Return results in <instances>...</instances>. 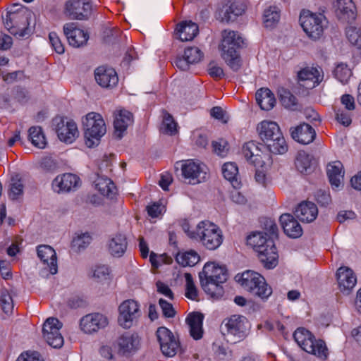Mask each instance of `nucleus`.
Listing matches in <instances>:
<instances>
[{"label": "nucleus", "mask_w": 361, "mask_h": 361, "mask_svg": "<svg viewBox=\"0 0 361 361\" xmlns=\"http://www.w3.org/2000/svg\"><path fill=\"white\" fill-rule=\"evenodd\" d=\"M214 150L218 155L224 157L228 150L227 142L224 140L213 142Z\"/></svg>", "instance_id": "59"}, {"label": "nucleus", "mask_w": 361, "mask_h": 361, "mask_svg": "<svg viewBox=\"0 0 361 361\" xmlns=\"http://www.w3.org/2000/svg\"><path fill=\"white\" fill-rule=\"evenodd\" d=\"M341 103L345 106L346 109L352 111L355 109L354 98L350 94H344L341 99Z\"/></svg>", "instance_id": "64"}, {"label": "nucleus", "mask_w": 361, "mask_h": 361, "mask_svg": "<svg viewBox=\"0 0 361 361\" xmlns=\"http://www.w3.org/2000/svg\"><path fill=\"white\" fill-rule=\"evenodd\" d=\"M209 74L213 78H221L224 75L223 69L216 65L214 63H211L209 65L208 68Z\"/></svg>", "instance_id": "63"}, {"label": "nucleus", "mask_w": 361, "mask_h": 361, "mask_svg": "<svg viewBox=\"0 0 361 361\" xmlns=\"http://www.w3.org/2000/svg\"><path fill=\"white\" fill-rule=\"evenodd\" d=\"M293 140L303 145L312 142L316 136L314 129L307 123L300 124L290 129Z\"/></svg>", "instance_id": "30"}, {"label": "nucleus", "mask_w": 361, "mask_h": 361, "mask_svg": "<svg viewBox=\"0 0 361 361\" xmlns=\"http://www.w3.org/2000/svg\"><path fill=\"white\" fill-rule=\"evenodd\" d=\"M49 39L52 48L55 50L56 53L61 54L64 52V46L62 44L59 37L56 32H50L49 35Z\"/></svg>", "instance_id": "53"}, {"label": "nucleus", "mask_w": 361, "mask_h": 361, "mask_svg": "<svg viewBox=\"0 0 361 361\" xmlns=\"http://www.w3.org/2000/svg\"><path fill=\"white\" fill-rule=\"evenodd\" d=\"M181 172L186 183L195 185L206 180L207 167L200 161L189 159L182 164Z\"/></svg>", "instance_id": "14"}, {"label": "nucleus", "mask_w": 361, "mask_h": 361, "mask_svg": "<svg viewBox=\"0 0 361 361\" xmlns=\"http://www.w3.org/2000/svg\"><path fill=\"white\" fill-rule=\"evenodd\" d=\"M97 82L103 87H115L118 82V77L116 71L110 67L99 66L94 71Z\"/></svg>", "instance_id": "27"}, {"label": "nucleus", "mask_w": 361, "mask_h": 361, "mask_svg": "<svg viewBox=\"0 0 361 361\" xmlns=\"http://www.w3.org/2000/svg\"><path fill=\"white\" fill-rule=\"evenodd\" d=\"M257 130L271 153L282 154L287 152L288 145L277 123L264 120L257 125Z\"/></svg>", "instance_id": "3"}, {"label": "nucleus", "mask_w": 361, "mask_h": 361, "mask_svg": "<svg viewBox=\"0 0 361 361\" xmlns=\"http://www.w3.org/2000/svg\"><path fill=\"white\" fill-rule=\"evenodd\" d=\"M94 184L96 189L104 196L112 198L116 194L114 183L106 177L98 176Z\"/></svg>", "instance_id": "37"}, {"label": "nucleus", "mask_w": 361, "mask_h": 361, "mask_svg": "<svg viewBox=\"0 0 361 361\" xmlns=\"http://www.w3.org/2000/svg\"><path fill=\"white\" fill-rule=\"evenodd\" d=\"M184 55L190 63L199 62L203 56L202 52L197 47H188L185 49Z\"/></svg>", "instance_id": "51"}, {"label": "nucleus", "mask_w": 361, "mask_h": 361, "mask_svg": "<svg viewBox=\"0 0 361 361\" xmlns=\"http://www.w3.org/2000/svg\"><path fill=\"white\" fill-rule=\"evenodd\" d=\"M293 338L298 345L305 352L314 355L321 360L328 356V349L322 340H316L310 331L305 328L297 329Z\"/></svg>", "instance_id": "8"}, {"label": "nucleus", "mask_w": 361, "mask_h": 361, "mask_svg": "<svg viewBox=\"0 0 361 361\" xmlns=\"http://www.w3.org/2000/svg\"><path fill=\"white\" fill-rule=\"evenodd\" d=\"M336 279L338 288L344 295L350 294L357 283L355 274L347 267H341L337 270Z\"/></svg>", "instance_id": "22"}, {"label": "nucleus", "mask_w": 361, "mask_h": 361, "mask_svg": "<svg viewBox=\"0 0 361 361\" xmlns=\"http://www.w3.org/2000/svg\"><path fill=\"white\" fill-rule=\"evenodd\" d=\"M243 43V38L237 32L223 31L222 40L219 46L221 56L226 64L234 71H238L241 66L238 49Z\"/></svg>", "instance_id": "4"}, {"label": "nucleus", "mask_w": 361, "mask_h": 361, "mask_svg": "<svg viewBox=\"0 0 361 361\" xmlns=\"http://www.w3.org/2000/svg\"><path fill=\"white\" fill-rule=\"evenodd\" d=\"M245 10V5L236 0H225L216 11V18L222 22L233 21L242 15Z\"/></svg>", "instance_id": "17"}, {"label": "nucleus", "mask_w": 361, "mask_h": 361, "mask_svg": "<svg viewBox=\"0 0 361 361\" xmlns=\"http://www.w3.org/2000/svg\"><path fill=\"white\" fill-rule=\"evenodd\" d=\"M23 185L21 180L13 178L8 194L9 197L12 200L18 199L19 196L23 195Z\"/></svg>", "instance_id": "52"}, {"label": "nucleus", "mask_w": 361, "mask_h": 361, "mask_svg": "<svg viewBox=\"0 0 361 361\" xmlns=\"http://www.w3.org/2000/svg\"><path fill=\"white\" fill-rule=\"evenodd\" d=\"M149 262L153 269L156 270L164 264H170L171 258L165 254L157 255L151 252L149 255Z\"/></svg>", "instance_id": "50"}, {"label": "nucleus", "mask_w": 361, "mask_h": 361, "mask_svg": "<svg viewBox=\"0 0 361 361\" xmlns=\"http://www.w3.org/2000/svg\"><path fill=\"white\" fill-rule=\"evenodd\" d=\"M147 211L152 218H157L165 212V206L159 202H154L147 207Z\"/></svg>", "instance_id": "56"}, {"label": "nucleus", "mask_w": 361, "mask_h": 361, "mask_svg": "<svg viewBox=\"0 0 361 361\" xmlns=\"http://www.w3.org/2000/svg\"><path fill=\"white\" fill-rule=\"evenodd\" d=\"M63 32L69 44L73 47H80L87 44L89 34L75 23H68L63 25Z\"/></svg>", "instance_id": "19"}, {"label": "nucleus", "mask_w": 361, "mask_h": 361, "mask_svg": "<svg viewBox=\"0 0 361 361\" xmlns=\"http://www.w3.org/2000/svg\"><path fill=\"white\" fill-rule=\"evenodd\" d=\"M335 78L342 84L348 83L352 76V71L345 63H338L334 69Z\"/></svg>", "instance_id": "45"}, {"label": "nucleus", "mask_w": 361, "mask_h": 361, "mask_svg": "<svg viewBox=\"0 0 361 361\" xmlns=\"http://www.w3.org/2000/svg\"><path fill=\"white\" fill-rule=\"evenodd\" d=\"M56 133L60 140L66 143H72L79 134L75 122L63 119L57 123Z\"/></svg>", "instance_id": "26"}, {"label": "nucleus", "mask_w": 361, "mask_h": 361, "mask_svg": "<svg viewBox=\"0 0 361 361\" xmlns=\"http://www.w3.org/2000/svg\"><path fill=\"white\" fill-rule=\"evenodd\" d=\"M29 137L33 145L44 149L47 145V140L40 127L33 126L29 129Z\"/></svg>", "instance_id": "41"}, {"label": "nucleus", "mask_w": 361, "mask_h": 361, "mask_svg": "<svg viewBox=\"0 0 361 361\" xmlns=\"http://www.w3.org/2000/svg\"><path fill=\"white\" fill-rule=\"evenodd\" d=\"M266 148H267V146L262 144L250 141L243 146L242 154L250 164L256 167H262L264 164V159L266 157L264 150Z\"/></svg>", "instance_id": "18"}, {"label": "nucleus", "mask_w": 361, "mask_h": 361, "mask_svg": "<svg viewBox=\"0 0 361 361\" xmlns=\"http://www.w3.org/2000/svg\"><path fill=\"white\" fill-rule=\"evenodd\" d=\"M336 16L343 22L354 20L357 16V7L353 0H334L332 4Z\"/></svg>", "instance_id": "21"}, {"label": "nucleus", "mask_w": 361, "mask_h": 361, "mask_svg": "<svg viewBox=\"0 0 361 361\" xmlns=\"http://www.w3.org/2000/svg\"><path fill=\"white\" fill-rule=\"evenodd\" d=\"M222 173L224 177L228 180L233 188H238L240 182L238 180V168L235 163H225L222 166Z\"/></svg>", "instance_id": "40"}, {"label": "nucleus", "mask_w": 361, "mask_h": 361, "mask_svg": "<svg viewBox=\"0 0 361 361\" xmlns=\"http://www.w3.org/2000/svg\"><path fill=\"white\" fill-rule=\"evenodd\" d=\"M279 96L281 103L285 108L290 110L298 109L297 99L290 91L281 88L279 90Z\"/></svg>", "instance_id": "42"}, {"label": "nucleus", "mask_w": 361, "mask_h": 361, "mask_svg": "<svg viewBox=\"0 0 361 361\" xmlns=\"http://www.w3.org/2000/svg\"><path fill=\"white\" fill-rule=\"evenodd\" d=\"M202 321L203 316L197 312L189 314L186 318V323L189 326L190 334L195 340L202 337Z\"/></svg>", "instance_id": "34"}, {"label": "nucleus", "mask_w": 361, "mask_h": 361, "mask_svg": "<svg viewBox=\"0 0 361 361\" xmlns=\"http://www.w3.org/2000/svg\"><path fill=\"white\" fill-rule=\"evenodd\" d=\"M109 324L108 318L99 313L88 314L80 319V329L85 334H93Z\"/></svg>", "instance_id": "20"}, {"label": "nucleus", "mask_w": 361, "mask_h": 361, "mask_svg": "<svg viewBox=\"0 0 361 361\" xmlns=\"http://www.w3.org/2000/svg\"><path fill=\"white\" fill-rule=\"evenodd\" d=\"M118 324L124 329H129L135 325L141 316L140 303L131 299L123 301L118 306Z\"/></svg>", "instance_id": "11"}, {"label": "nucleus", "mask_w": 361, "mask_h": 361, "mask_svg": "<svg viewBox=\"0 0 361 361\" xmlns=\"http://www.w3.org/2000/svg\"><path fill=\"white\" fill-rule=\"evenodd\" d=\"M300 25L307 36L312 39H320L326 27V18L322 13L303 11L300 16Z\"/></svg>", "instance_id": "10"}, {"label": "nucleus", "mask_w": 361, "mask_h": 361, "mask_svg": "<svg viewBox=\"0 0 361 361\" xmlns=\"http://www.w3.org/2000/svg\"><path fill=\"white\" fill-rule=\"evenodd\" d=\"M267 233L255 232L247 238V245L258 252V257L266 269H273L278 264L279 255L271 239L267 238Z\"/></svg>", "instance_id": "2"}, {"label": "nucleus", "mask_w": 361, "mask_h": 361, "mask_svg": "<svg viewBox=\"0 0 361 361\" xmlns=\"http://www.w3.org/2000/svg\"><path fill=\"white\" fill-rule=\"evenodd\" d=\"M37 257L43 262L49 274L57 273V257L55 250L49 245H41L37 248Z\"/></svg>", "instance_id": "25"}, {"label": "nucleus", "mask_w": 361, "mask_h": 361, "mask_svg": "<svg viewBox=\"0 0 361 361\" xmlns=\"http://www.w3.org/2000/svg\"><path fill=\"white\" fill-rule=\"evenodd\" d=\"M159 304L164 317L171 318L175 316L176 311L172 304L162 298L159 299Z\"/></svg>", "instance_id": "57"}, {"label": "nucleus", "mask_w": 361, "mask_h": 361, "mask_svg": "<svg viewBox=\"0 0 361 361\" xmlns=\"http://www.w3.org/2000/svg\"><path fill=\"white\" fill-rule=\"evenodd\" d=\"M61 327L62 324L56 318H48L44 324L43 337L54 348H59L63 344V338L59 331Z\"/></svg>", "instance_id": "16"}, {"label": "nucleus", "mask_w": 361, "mask_h": 361, "mask_svg": "<svg viewBox=\"0 0 361 361\" xmlns=\"http://www.w3.org/2000/svg\"><path fill=\"white\" fill-rule=\"evenodd\" d=\"M295 214L302 222L310 223L317 218L318 209L313 202H302L295 209Z\"/></svg>", "instance_id": "32"}, {"label": "nucleus", "mask_w": 361, "mask_h": 361, "mask_svg": "<svg viewBox=\"0 0 361 361\" xmlns=\"http://www.w3.org/2000/svg\"><path fill=\"white\" fill-rule=\"evenodd\" d=\"M200 285L204 291L212 298H219L224 293L222 284L227 280L224 266L216 262H207L199 273Z\"/></svg>", "instance_id": "1"}, {"label": "nucleus", "mask_w": 361, "mask_h": 361, "mask_svg": "<svg viewBox=\"0 0 361 361\" xmlns=\"http://www.w3.org/2000/svg\"><path fill=\"white\" fill-rule=\"evenodd\" d=\"M109 275V269L107 266L99 265L95 267L93 270L92 277L96 279L98 281H102L108 278Z\"/></svg>", "instance_id": "55"}, {"label": "nucleus", "mask_w": 361, "mask_h": 361, "mask_svg": "<svg viewBox=\"0 0 361 361\" xmlns=\"http://www.w3.org/2000/svg\"><path fill=\"white\" fill-rule=\"evenodd\" d=\"M190 238L200 242L207 249L214 250L222 244L223 234L215 224L202 221L196 226V233L190 234Z\"/></svg>", "instance_id": "5"}, {"label": "nucleus", "mask_w": 361, "mask_h": 361, "mask_svg": "<svg viewBox=\"0 0 361 361\" xmlns=\"http://www.w3.org/2000/svg\"><path fill=\"white\" fill-rule=\"evenodd\" d=\"M17 361H43L37 352H25L22 353Z\"/></svg>", "instance_id": "61"}, {"label": "nucleus", "mask_w": 361, "mask_h": 361, "mask_svg": "<svg viewBox=\"0 0 361 361\" xmlns=\"http://www.w3.org/2000/svg\"><path fill=\"white\" fill-rule=\"evenodd\" d=\"M255 97L257 104L262 110L269 111L276 104L274 95L268 88H261L257 90Z\"/></svg>", "instance_id": "36"}, {"label": "nucleus", "mask_w": 361, "mask_h": 361, "mask_svg": "<svg viewBox=\"0 0 361 361\" xmlns=\"http://www.w3.org/2000/svg\"><path fill=\"white\" fill-rule=\"evenodd\" d=\"M92 238L88 233L77 235L72 241V247L80 251L85 248L91 242Z\"/></svg>", "instance_id": "49"}, {"label": "nucleus", "mask_w": 361, "mask_h": 361, "mask_svg": "<svg viewBox=\"0 0 361 361\" xmlns=\"http://www.w3.org/2000/svg\"><path fill=\"white\" fill-rule=\"evenodd\" d=\"M80 185V178L73 173H63L57 176L52 182V188L54 192H66L74 190Z\"/></svg>", "instance_id": "23"}, {"label": "nucleus", "mask_w": 361, "mask_h": 361, "mask_svg": "<svg viewBox=\"0 0 361 361\" xmlns=\"http://www.w3.org/2000/svg\"><path fill=\"white\" fill-rule=\"evenodd\" d=\"M336 119L340 123L345 126H348L352 121L350 114L344 111L343 110L337 111Z\"/></svg>", "instance_id": "60"}, {"label": "nucleus", "mask_w": 361, "mask_h": 361, "mask_svg": "<svg viewBox=\"0 0 361 361\" xmlns=\"http://www.w3.org/2000/svg\"><path fill=\"white\" fill-rule=\"evenodd\" d=\"M82 122L86 146L88 147L97 146L106 132L103 117L98 113L90 112L82 118Z\"/></svg>", "instance_id": "6"}, {"label": "nucleus", "mask_w": 361, "mask_h": 361, "mask_svg": "<svg viewBox=\"0 0 361 361\" xmlns=\"http://www.w3.org/2000/svg\"><path fill=\"white\" fill-rule=\"evenodd\" d=\"M295 164L301 173H309L312 169V157L305 152L300 151L297 154Z\"/></svg>", "instance_id": "39"}, {"label": "nucleus", "mask_w": 361, "mask_h": 361, "mask_svg": "<svg viewBox=\"0 0 361 361\" xmlns=\"http://www.w3.org/2000/svg\"><path fill=\"white\" fill-rule=\"evenodd\" d=\"M235 279L245 290L262 299H267L272 293V288L264 278L254 271L247 270L240 275L238 274Z\"/></svg>", "instance_id": "7"}, {"label": "nucleus", "mask_w": 361, "mask_h": 361, "mask_svg": "<svg viewBox=\"0 0 361 361\" xmlns=\"http://www.w3.org/2000/svg\"><path fill=\"white\" fill-rule=\"evenodd\" d=\"M184 277L185 280V296L191 300L197 299L198 293L192 276L190 273H185Z\"/></svg>", "instance_id": "48"}, {"label": "nucleus", "mask_w": 361, "mask_h": 361, "mask_svg": "<svg viewBox=\"0 0 361 361\" xmlns=\"http://www.w3.org/2000/svg\"><path fill=\"white\" fill-rule=\"evenodd\" d=\"M92 4L90 0H69L64 6V14L73 20H86L92 14Z\"/></svg>", "instance_id": "15"}, {"label": "nucleus", "mask_w": 361, "mask_h": 361, "mask_svg": "<svg viewBox=\"0 0 361 361\" xmlns=\"http://www.w3.org/2000/svg\"><path fill=\"white\" fill-rule=\"evenodd\" d=\"M222 329L227 341L235 343L246 338L250 324L245 317L235 314L224 320Z\"/></svg>", "instance_id": "9"}, {"label": "nucleus", "mask_w": 361, "mask_h": 361, "mask_svg": "<svg viewBox=\"0 0 361 361\" xmlns=\"http://www.w3.org/2000/svg\"><path fill=\"white\" fill-rule=\"evenodd\" d=\"M299 82L310 88L317 86L324 79V72L321 67H305L298 73Z\"/></svg>", "instance_id": "24"}, {"label": "nucleus", "mask_w": 361, "mask_h": 361, "mask_svg": "<svg viewBox=\"0 0 361 361\" xmlns=\"http://www.w3.org/2000/svg\"><path fill=\"white\" fill-rule=\"evenodd\" d=\"M160 130L163 133L171 135L177 133V123L172 116L166 111H163V121Z\"/></svg>", "instance_id": "44"}, {"label": "nucleus", "mask_w": 361, "mask_h": 361, "mask_svg": "<svg viewBox=\"0 0 361 361\" xmlns=\"http://www.w3.org/2000/svg\"><path fill=\"white\" fill-rule=\"evenodd\" d=\"M18 14L14 11L8 12V19L5 22V27L9 31V32L15 36L18 35L19 37H23L24 35L23 30L18 31L16 27L11 26L12 22L17 18Z\"/></svg>", "instance_id": "54"}, {"label": "nucleus", "mask_w": 361, "mask_h": 361, "mask_svg": "<svg viewBox=\"0 0 361 361\" xmlns=\"http://www.w3.org/2000/svg\"><path fill=\"white\" fill-rule=\"evenodd\" d=\"M156 337L160 350L165 357H173L179 351L178 339L166 327H159L156 331Z\"/></svg>", "instance_id": "13"}, {"label": "nucleus", "mask_w": 361, "mask_h": 361, "mask_svg": "<svg viewBox=\"0 0 361 361\" xmlns=\"http://www.w3.org/2000/svg\"><path fill=\"white\" fill-rule=\"evenodd\" d=\"M142 347V338L137 333L126 331L115 341L114 348L118 355L129 358L135 355Z\"/></svg>", "instance_id": "12"}, {"label": "nucleus", "mask_w": 361, "mask_h": 361, "mask_svg": "<svg viewBox=\"0 0 361 361\" xmlns=\"http://www.w3.org/2000/svg\"><path fill=\"white\" fill-rule=\"evenodd\" d=\"M128 247L125 235L117 233L113 235L107 244L108 251L114 257H121L126 252Z\"/></svg>", "instance_id": "33"}, {"label": "nucleus", "mask_w": 361, "mask_h": 361, "mask_svg": "<svg viewBox=\"0 0 361 361\" xmlns=\"http://www.w3.org/2000/svg\"><path fill=\"white\" fill-rule=\"evenodd\" d=\"M0 305L2 310L7 314L13 310V300L10 293L6 289L0 290Z\"/></svg>", "instance_id": "46"}, {"label": "nucleus", "mask_w": 361, "mask_h": 361, "mask_svg": "<svg viewBox=\"0 0 361 361\" xmlns=\"http://www.w3.org/2000/svg\"><path fill=\"white\" fill-rule=\"evenodd\" d=\"M280 223L284 233L290 238H297L302 235V228L298 221L290 214L280 216Z\"/></svg>", "instance_id": "31"}, {"label": "nucleus", "mask_w": 361, "mask_h": 361, "mask_svg": "<svg viewBox=\"0 0 361 361\" xmlns=\"http://www.w3.org/2000/svg\"><path fill=\"white\" fill-rule=\"evenodd\" d=\"M156 288L158 293L163 295L170 300L173 299V293L167 284L161 281H157L156 283Z\"/></svg>", "instance_id": "58"}, {"label": "nucleus", "mask_w": 361, "mask_h": 361, "mask_svg": "<svg viewBox=\"0 0 361 361\" xmlns=\"http://www.w3.org/2000/svg\"><path fill=\"white\" fill-rule=\"evenodd\" d=\"M280 19L279 9L275 6H271L266 9L263 15V23L267 27H274Z\"/></svg>", "instance_id": "43"}, {"label": "nucleus", "mask_w": 361, "mask_h": 361, "mask_svg": "<svg viewBox=\"0 0 361 361\" xmlns=\"http://www.w3.org/2000/svg\"><path fill=\"white\" fill-rule=\"evenodd\" d=\"M326 173L334 190H339L343 187L344 171L341 161H336L329 163L326 166Z\"/></svg>", "instance_id": "28"}, {"label": "nucleus", "mask_w": 361, "mask_h": 361, "mask_svg": "<svg viewBox=\"0 0 361 361\" xmlns=\"http://www.w3.org/2000/svg\"><path fill=\"white\" fill-rule=\"evenodd\" d=\"M172 180H173V178H172L171 174L166 172L161 175V178L159 181V184L160 187L164 190H168L169 186L172 183Z\"/></svg>", "instance_id": "62"}, {"label": "nucleus", "mask_w": 361, "mask_h": 361, "mask_svg": "<svg viewBox=\"0 0 361 361\" xmlns=\"http://www.w3.org/2000/svg\"><path fill=\"white\" fill-rule=\"evenodd\" d=\"M133 114L125 109L116 110L114 113V126L115 134L121 138L123 133L133 123Z\"/></svg>", "instance_id": "29"}, {"label": "nucleus", "mask_w": 361, "mask_h": 361, "mask_svg": "<svg viewBox=\"0 0 361 361\" xmlns=\"http://www.w3.org/2000/svg\"><path fill=\"white\" fill-rule=\"evenodd\" d=\"M346 37L353 45L361 48V27H348L346 28Z\"/></svg>", "instance_id": "47"}, {"label": "nucleus", "mask_w": 361, "mask_h": 361, "mask_svg": "<svg viewBox=\"0 0 361 361\" xmlns=\"http://www.w3.org/2000/svg\"><path fill=\"white\" fill-rule=\"evenodd\" d=\"M176 260L183 267H193L200 262V257L196 251L190 250L178 252Z\"/></svg>", "instance_id": "38"}, {"label": "nucleus", "mask_w": 361, "mask_h": 361, "mask_svg": "<svg viewBox=\"0 0 361 361\" xmlns=\"http://www.w3.org/2000/svg\"><path fill=\"white\" fill-rule=\"evenodd\" d=\"M176 32L181 41H190L198 33V26L192 21H185L177 26Z\"/></svg>", "instance_id": "35"}]
</instances>
